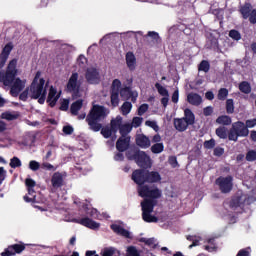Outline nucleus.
Segmentation results:
<instances>
[{
  "instance_id": "1",
  "label": "nucleus",
  "mask_w": 256,
  "mask_h": 256,
  "mask_svg": "<svg viewBox=\"0 0 256 256\" xmlns=\"http://www.w3.org/2000/svg\"><path fill=\"white\" fill-rule=\"evenodd\" d=\"M105 119H107V108L99 104H94L87 114L86 123L90 131H94V133L101 131V135L104 139H109L114 133L111 127H103Z\"/></svg>"
},
{
  "instance_id": "2",
  "label": "nucleus",
  "mask_w": 256,
  "mask_h": 256,
  "mask_svg": "<svg viewBox=\"0 0 256 256\" xmlns=\"http://www.w3.org/2000/svg\"><path fill=\"white\" fill-rule=\"evenodd\" d=\"M18 73L16 58L9 61L6 71H0V83H3L4 87H11L10 94L12 97H17L19 92L25 89V81L17 78Z\"/></svg>"
},
{
  "instance_id": "3",
  "label": "nucleus",
  "mask_w": 256,
  "mask_h": 256,
  "mask_svg": "<svg viewBox=\"0 0 256 256\" xmlns=\"http://www.w3.org/2000/svg\"><path fill=\"white\" fill-rule=\"evenodd\" d=\"M132 181L138 187L145 186V183H159L161 182V174L157 171H149L147 169H136L132 172Z\"/></svg>"
},
{
  "instance_id": "4",
  "label": "nucleus",
  "mask_w": 256,
  "mask_h": 256,
  "mask_svg": "<svg viewBox=\"0 0 256 256\" xmlns=\"http://www.w3.org/2000/svg\"><path fill=\"white\" fill-rule=\"evenodd\" d=\"M255 199L253 196H249V194H245L243 192H237L234 196H232L229 207L232 211H237V209H243L246 205H251Z\"/></svg>"
},
{
  "instance_id": "5",
  "label": "nucleus",
  "mask_w": 256,
  "mask_h": 256,
  "mask_svg": "<svg viewBox=\"0 0 256 256\" xmlns=\"http://www.w3.org/2000/svg\"><path fill=\"white\" fill-rule=\"evenodd\" d=\"M239 137H249V129L245 126V122L237 121L232 124L228 131V140L237 143Z\"/></svg>"
},
{
  "instance_id": "6",
  "label": "nucleus",
  "mask_w": 256,
  "mask_h": 256,
  "mask_svg": "<svg viewBox=\"0 0 256 256\" xmlns=\"http://www.w3.org/2000/svg\"><path fill=\"white\" fill-rule=\"evenodd\" d=\"M67 93H71L72 99L81 97V82H79V73L73 72L66 84Z\"/></svg>"
},
{
  "instance_id": "7",
  "label": "nucleus",
  "mask_w": 256,
  "mask_h": 256,
  "mask_svg": "<svg viewBox=\"0 0 256 256\" xmlns=\"http://www.w3.org/2000/svg\"><path fill=\"white\" fill-rule=\"evenodd\" d=\"M238 11L242 19H248L251 25H256V9H253V5H251V3L245 2L244 5L239 7Z\"/></svg>"
},
{
  "instance_id": "8",
  "label": "nucleus",
  "mask_w": 256,
  "mask_h": 256,
  "mask_svg": "<svg viewBox=\"0 0 256 256\" xmlns=\"http://www.w3.org/2000/svg\"><path fill=\"white\" fill-rule=\"evenodd\" d=\"M139 197L151 199L154 201V199H161L162 192L159 188H150L149 185L144 186H138L137 188Z\"/></svg>"
},
{
  "instance_id": "9",
  "label": "nucleus",
  "mask_w": 256,
  "mask_h": 256,
  "mask_svg": "<svg viewBox=\"0 0 256 256\" xmlns=\"http://www.w3.org/2000/svg\"><path fill=\"white\" fill-rule=\"evenodd\" d=\"M37 77H39V72L36 74L31 86H30V92H31V98L32 99H39L41 95L43 94V91L45 90V79L40 78L39 83H37Z\"/></svg>"
},
{
  "instance_id": "10",
  "label": "nucleus",
  "mask_w": 256,
  "mask_h": 256,
  "mask_svg": "<svg viewBox=\"0 0 256 256\" xmlns=\"http://www.w3.org/2000/svg\"><path fill=\"white\" fill-rule=\"evenodd\" d=\"M216 185H218L221 193H231L233 190V176H220L216 179Z\"/></svg>"
},
{
  "instance_id": "11",
  "label": "nucleus",
  "mask_w": 256,
  "mask_h": 256,
  "mask_svg": "<svg viewBox=\"0 0 256 256\" xmlns=\"http://www.w3.org/2000/svg\"><path fill=\"white\" fill-rule=\"evenodd\" d=\"M135 163L140 167L141 169H150L151 167V157L147 155L144 151H136L135 152Z\"/></svg>"
},
{
  "instance_id": "12",
  "label": "nucleus",
  "mask_w": 256,
  "mask_h": 256,
  "mask_svg": "<svg viewBox=\"0 0 256 256\" xmlns=\"http://www.w3.org/2000/svg\"><path fill=\"white\" fill-rule=\"evenodd\" d=\"M85 79L90 85H99L101 82V75L97 68H87L85 73Z\"/></svg>"
},
{
  "instance_id": "13",
  "label": "nucleus",
  "mask_w": 256,
  "mask_h": 256,
  "mask_svg": "<svg viewBox=\"0 0 256 256\" xmlns=\"http://www.w3.org/2000/svg\"><path fill=\"white\" fill-rule=\"evenodd\" d=\"M119 93L120 97L124 99V101H129V99H131L132 103H137V97H139V94L133 91L131 87L126 86L121 88Z\"/></svg>"
},
{
  "instance_id": "14",
  "label": "nucleus",
  "mask_w": 256,
  "mask_h": 256,
  "mask_svg": "<svg viewBox=\"0 0 256 256\" xmlns=\"http://www.w3.org/2000/svg\"><path fill=\"white\" fill-rule=\"evenodd\" d=\"M74 223H78V225H82L83 227H87V229H92L93 231L101 227L99 222H95V220L89 217L74 219Z\"/></svg>"
},
{
  "instance_id": "15",
  "label": "nucleus",
  "mask_w": 256,
  "mask_h": 256,
  "mask_svg": "<svg viewBox=\"0 0 256 256\" xmlns=\"http://www.w3.org/2000/svg\"><path fill=\"white\" fill-rule=\"evenodd\" d=\"M25 250V244H13L9 245L3 252H1V256H13L19 255L23 253Z\"/></svg>"
},
{
  "instance_id": "16",
  "label": "nucleus",
  "mask_w": 256,
  "mask_h": 256,
  "mask_svg": "<svg viewBox=\"0 0 256 256\" xmlns=\"http://www.w3.org/2000/svg\"><path fill=\"white\" fill-rule=\"evenodd\" d=\"M12 51L13 43L9 42L4 46L0 54V69H3V67H5V63H7V59H9V55H11Z\"/></svg>"
},
{
  "instance_id": "17",
  "label": "nucleus",
  "mask_w": 256,
  "mask_h": 256,
  "mask_svg": "<svg viewBox=\"0 0 256 256\" xmlns=\"http://www.w3.org/2000/svg\"><path fill=\"white\" fill-rule=\"evenodd\" d=\"M131 145V137H120L116 142V149L120 153H125Z\"/></svg>"
},
{
  "instance_id": "18",
  "label": "nucleus",
  "mask_w": 256,
  "mask_h": 256,
  "mask_svg": "<svg viewBox=\"0 0 256 256\" xmlns=\"http://www.w3.org/2000/svg\"><path fill=\"white\" fill-rule=\"evenodd\" d=\"M59 97H61V94H57V89L51 86L46 100L49 107H55L57 105V101H59Z\"/></svg>"
},
{
  "instance_id": "19",
  "label": "nucleus",
  "mask_w": 256,
  "mask_h": 256,
  "mask_svg": "<svg viewBox=\"0 0 256 256\" xmlns=\"http://www.w3.org/2000/svg\"><path fill=\"white\" fill-rule=\"evenodd\" d=\"M136 145L141 149H149L151 147V140L145 134H140L136 137Z\"/></svg>"
},
{
  "instance_id": "20",
  "label": "nucleus",
  "mask_w": 256,
  "mask_h": 256,
  "mask_svg": "<svg viewBox=\"0 0 256 256\" xmlns=\"http://www.w3.org/2000/svg\"><path fill=\"white\" fill-rule=\"evenodd\" d=\"M155 205H157V201L146 199L141 202L142 213H153V209H155Z\"/></svg>"
},
{
  "instance_id": "21",
  "label": "nucleus",
  "mask_w": 256,
  "mask_h": 256,
  "mask_svg": "<svg viewBox=\"0 0 256 256\" xmlns=\"http://www.w3.org/2000/svg\"><path fill=\"white\" fill-rule=\"evenodd\" d=\"M173 123L174 128L176 129V131H179V133H183L189 128L188 123L183 118H174Z\"/></svg>"
},
{
  "instance_id": "22",
  "label": "nucleus",
  "mask_w": 256,
  "mask_h": 256,
  "mask_svg": "<svg viewBox=\"0 0 256 256\" xmlns=\"http://www.w3.org/2000/svg\"><path fill=\"white\" fill-rule=\"evenodd\" d=\"M187 102L194 107H199L203 103V98L201 95L191 92L187 95Z\"/></svg>"
},
{
  "instance_id": "23",
  "label": "nucleus",
  "mask_w": 256,
  "mask_h": 256,
  "mask_svg": "<svg viewBox=\"0 0 256 256\" xmlns=\"http://www.w3.org/2000/svg\"><path fill=\"white\" fill-rule=\"evenodd\" d=\"M51 183L54 189H59L63 187V174H61L60 172H55L52 175Z\"/></svg>"
},
{
  "instance_id": "24",
  "label": "nucleus",
  "mask_w": 256,
  "mask_h": 256,
  "mask_svg": "<svg viewBox=\"0 0 256 256\" xmlns=\"http://www.w3.org/2000/svg\"><path fill=\"white\" fill-rule=\"evenodd\" d=\"M126 65L130 71H135V65H137V58L131 51L126 53Z\"/></svg>"
},
{
  "instance_id": "25",
  "label": "nucleus",
  "mask_w": 256,
  "mask_h": 256,
  "mask_svg": "<svg viewBox=\"0 0 256 256\" xmlns=\"http://www.w3.org/2000/svg\"><path fill=\"white\" fill-rule=\"evenodd\" d=\"M110 229H112L114 233H117V235H121L122 237H126L127 239H129L131 235L127 229L123 228V226L119 224H112L110 226Z\"/></svg>"
},
{
  "instance_id": "26",
  "label": "nucleus",
  "mask_w": 256,
  "mask_h": 256,
  "mask_svg": "<svg viewBox=\"0 0 256 256\" xmlns=\"http://www.w3.org/2000/svg\"><path fill=\"white\" fill-rule=\"evenodd\" d=\"M182 119H184V121H186L189 126L195 125V114L189 108L184 110V117H182Z\"/></svg>"
},
{
  "instance_id": "27",
  "label": "nucleus",
  "mask_w": 256,
  "mask_h": 256,
  "mask_svg": "<svg viewBox=\"0 0 256 256\" xmlns=\"http://www.w3.org/2000/svg\"><path fill=\"white\" fill-rule=\"evenodd\" d=\"M81 109H83V99L76 100L71 104L70 113L77 116L79 115V111H81Z\"/></svg>"
},
{
  "instance_id": "28",
  "label": "nucleus",
  "mask_w": 256,
  "mask_h": 256,
  "mask_svg": "<svg viewBox=\"0 0 256 256\" xmlns=\"http://www.w3.org/2000/svg\"><path fill=\"white\" fill-rule=\"evenodd\" d=\"M123 123V118L121 116H117L115 119L110 121V128L113 130V133H117L119 129H121V125Z\"/></svg>"
},
{
  "instance_id": "29",
  "label": "nucleus",
  "mask_w": 256,
  "mask_h": 256,
  "mask_svg": "<svg viewBox=\"0 0 256 256\" xmlns=\"http://www.w3.org/2000/svg\"><path fill=\"white\" fill-rule=\"evenodd\" d=\"M238 89L241 93H244V95H249L252 91L251 83H249L248 81H242L239 83Z\"/></svg>"
},
{
  "instance_id": "30",
  "label": "nucleus",
  "mask_w": 256,
  "mask_h": 256,
  "mask_svg": "<svg viewBox=\"0 0 256 256\" xmlns=\"http://www.w3.org/2000/svg\"><path fill=\"white\" fill-rule=\"evenodd\" d=\"M216 123L218 125H222V127H228V125H231V123H233V121L231 120L230 116L221 115L216 119Z\"/></svg>"
},
{
  "instance_id": "31",
  "label": "nucleus",
  "mask_w": 256,
  "mask_h": 256,
  "mask_svg": "<svg viewBox=\"0 0 256 256\" xmlns=\"http://www.w3.org/2000/svg\"><path fill=\"white\" fill-rule=\"evenodd\" d=\"M20 116H21V114L19 112L11 113L9 111H6L1 114V119H5L6 121H15Z\"/></svg>"
},
{
  "instance_id": "32",
  "label": "nucleus",
  "mask_w": 256,
  "mask_h": 256,
  "mask_svg": "<svg viewBox=\"0 0 256 256\" xmlns=\"http://www.w3.org/2000/svg\"><path fill=\"white\" fill-rule=\"evenodd\" d=\"M215 133L219 139H229V132L227 131V127L220 126L216 128Z\"/></svg>"
},
{
  "instance_id": "33",
  "label": "nucleus",
  "mask_w": 256,
  "mask_h": 256,
  "mask_svg": "<svg viewBox=\"0 0 256 256\" xmlns=\"http://www.w3.org/2000/svg\"><path fill=\"white\" fill-rule=\"evenodd\" d=\"M152 212L142 213V219L145 223H157L159 218L157 216L151 215Z\"/></svg>"
},
{
  "instance_id": "34",
  "label": "nucleus",
  "mask_w": 256,
  "mask_h": 256,
  "mask_svg": "<svg viewBox=\"0 0 256 256\" xmlns=\"http://www.w3.org/2000/svg\"><path fill=\"white\" fill-rule=\"evenodd\" d=\"M119 95L120 93L118 91H111L110 101L112 107H119Z\"/></svg>"
},
{
  "instance_id": "35",
  "label": "nucleus",
  "mask_w": 256,
  "mask_h": 256,
  "mask_svg": "<svg viewBox=\"0 0 256 256\" xmlns=\"http://www.w3.org/2000/svg\"><path fill=\"white\" fill-rule=\"evenodd\" d=\"M119 133H120L121 137H127V135H129V133H131V125L121 124Z\"/></svg>"
},
{
  "instance_id": "36",
  "label": "nucleus",
  "mask_w": 256,
  "mask_h": 256,
  "mask_svg": "<svg viewBox=\"0 0 256 256\" xmlns=\"http://www.w3.org/2000/svg\"><path fill=\"white\" fill-rule=\"evenodd\" d=\"M131 109H133V104L129 101L124 102L121 106L122 115H129Z\"/></svg>"
},
{
  "instance_id": "37",
  "label": "nucleus",
  "mask_w": 256,
  "mask_h": 256,
  "mask_svg": "<svg viewBox=\"0 0 256 256\" xmlns=\"http://www.w3.org/2000/svg\"><path fill=\"white\" fill-rule=\"evenodd\" d=\"M209 69H211V64H209V61L202 60L198 66V71H203L204 73H209Z\"/></svg>"
},
{
  "instance_id": "38",
  "label": "nucleus",
  "mask_w": 256,
  "mask_h": 256,
  "mask_svg": "<svg viewBox=\"0 0 256 256\" xmlns=\"http://www.w3.org/2000/svg\"><path fill=\"white\" fill-rule=\"evenodd\" d=\"M155 88L157 89L159 95H161L162 97H169V90L159 84V82L155 84Z\"/></svg>"
},
{
  "instance_id": "39",
  "label": "nucleus",
  "mask_w": 256,
  "mask_h": 256,
  "mask_svg": "<svg viewBox=\"0 0 256 256\" xmlns=\"http://www.w3.org/2000/svg\"><path fill=\"white\" fill-rule=\"evenodd\" d=\"M226 113H228V115L235 113V103L233 102V99L226 100Z\"/></svg>"
},
{
  "instance_id": "40",
  "label": "nucleus",
  "mask_w": 256,
  "mask_h": 256,
  "mask_svg": "<svg viewBox=\"0 0 256 256\" xmlns=\"http://www.w3.org/2000/svg\"><path fill=\"white\" fill-rule=\"evenodd\" d=\"M228 96H229V90H227V88H221L218 91L217 99L219 101H225Z\"/></svg>"
},
{
  "instance_id": "41",
  "label": "nucleus",
  "mask_w": 256,
  "mask_h": 256,
  "mask_svg": "<svg viewBox=\"0 0 256 256\" xmlns=\"http://www.w3.org/2000/svg\"><path fill=\"white\" fill-rule=\"evenodd\" d=\"M145 39L148 37L152 38L153 43H159L161 41V37H159V33L155 31H149L146 36H144Z\"/></svg>"
},
{
  "instance_id": "42",
  "label": "nucleus",
  "mask_w": 256,
  "mask_h": 256,
  "mask_svg": "<svg viewBox=\"0 0 256 256\" xmlns=\"http://www.w3.org/2000/svg\"><path fill=\"white\" fill-rule=\"evenodd\" d=\"M164 149H165V146L163 145V143H156L151 147V151L154 154L163 153Z\"/></svg>"
},
{
  "instance_id": "43",
  "label": "nucleus",
  "mask_w": 256,
  "mask_h": 256,
  "mask_svg": "<svg viewBox=\"0 0 256 256\" xmlns=\"http://www.w3.org/2000/svg\"><path fill=\"white\" fill-rule=\"evenodd\" d=\"M126 256H141V254L135 246H130L127 248Z\"/></svg>"
},
{
  "instance_id": "44",
  "label": "nucleus",
  "mask_w": 256,
  "mask_h": 256,
  "mask_svg": "<svg viewBox=\"0 0 256 256\" xmlns=\"http://www.w3.org/2000/svg\"><path fill=\"white\" fill-rule=\"evenodd\" d=\"M10 167L12 169H17V167H21V160L17 157L14 156L11 160H10Z\"/></svg>"
},
{
  "instance_id": "45",
  "label": "nucleus",
  "mask_w": 256,
  "mask_h": 256,
  "mask_svg": "<svg viewBox=\"0 0 256 256\" xmlns=\"http://www.w3.org/2000/svg\"><path fill=\"white\" fill-rule=\"evenodd\" d=\"M215 145H216V142H215V139L213 138H211L210 140H206L203 143L204 149H215Z\"/></svg>"
},
{
  "instance_id": "46",
  "label": "nucleus",
  "mask_w": 256,
  "mask_h": 256,
  "mask_svg": "<svg viewBox=\"0 0 256 256\" xmlns=\"http://www.w3.org/2000/svg\"><path fill=\"white\" fill-rule=\"evenodd\" d=\"M213 155L214 157H223V155H225V148L221 146L215 147L213 150Z\"/></svg>"
},
{
  "instance_id": "47",
  "label": "nucleus",
  "mask_w": 256,
  "mask_h": 256,
  "mask_svg": "<svg viewBox=\"0 0 256 256\" xmlns=\"http://www.w3.org/2000/svg\"><path fill=\"white\" fill-rule=\"evenodd\" d=\"M111 91H117L118 93L121 91V80L114 79L111 86Z\"/></svg>"
},
{
  "instance_id": "48",
  "label": "nucleus",
  "mask_w": 256,
  "mask_h": 256,
  "mask_svg": "<svg viewBox=\"0 0 256 256\" xmlns=\"http://www.w3.org/2000/svg\"><path fill=\"white\" fill-rule=\"evenodd\" d=\"M229 37L231 39H234V41H240L241 33H239L237 30L233 29V30H230Z\"/></svg>"
},
{
  "instance_id": "49",
  "label": "nucleus",
  "mask_w": 256,
  "mask_h": 256,
  "mask_svg": "<svg viewBox=\"0 0 256 256\" xmlns=\"http://www.w3.org/2000/svg\"><path fill=\"white\" fill-rule=\"evenodd\" d=\"M149 111V104H142L138 108V115L139 117H142V115H145Z\"/></svg>"
},
{
  "instance_id": "50",
  "label": "nucleus",
  "mask_w": 256,
  "mask_h": 256,
  "mask_svg": "<svg viewBox=\"0 0 256 256\" xmlns=\"http://www.w3.org/2000/svg\"><path fill=\"white\" fill-rule=\"evenodd\" d=\"M246 161L253 162L256 161V151L250 150L246 153Z\"/></svg>"
},
{
  "instance_id": "51",
  "label": "nucleus",
  "mask_w": 256,
  "mask_h": 256,
  "mask_svg": "<svg viewBox=\"0 0 256 256\" xmlns=\"http://www.w3.org/2000/svg\"><path fill=\"white\" fill-rule=\"evenodd\" d=\"M41 168V164L35 160H32L29 162V169H31V171H39V169Z\"/></svg>"
},
{
  "instance_id": "52",
  "label": "nucleus",
  "mask_w": 256,
  "mask_h": 256,
  "mask_svg": "<svg viewBox=\"0 0 256 256\" xmlns=\"http://www.w3.org/2000/svg\"><path fill=\"white\" fill-rule=\"evenodd\" d=\"M86 215H88V217H92V219H97L99 217V211L95 208H90Z\"/></svg>"
},
{
  "instance_id": "53",
  "label": "nucleus",
  "mask_w": 256,
  "mask_h": 256,
  "mask_svg": "<svg viewBox=\"0 0 256 256\" xmlns=\"http://www.w3.org/2000/svg\"><path fill=\"white\" fill-rule=\"evenodd\" d=\"M236 256H251V247L239 250Z\"/></svg>"
},
{
  "instance_id": "54",
  "label": "nucleus",
  "mask_w": 256,
  "mask_h": 256,
  "mask_svg": "<svg viewBox=\"0 0 256 256\" xmlns=\"http://www.w3.org/2000/svg\"><path fill=\"white\" fill-rule=\"evenodd\" d=\"M25 185H26L27 189H35L37 182H35V180H33L32 178H27L25 180Z\"/></svg>"
},
{
  "instance_id": "55",
  "label": "nucleus",
  "mask_w": 256,
  "mask_h": 256,
  "mask_svg": "<svg viewBox=\"0 0 256 256\" xmlns=\"http://www.w3.org/2000/svg\"><path fill=\"white\" fill-rule=\"evenodd\" d=\"M142 123H143V118L141 117L136 116L132 119V127H135V128L141 127Z\"/></svg>"
},
{
  "instance_id": "56",
  "label": "nucleus",
  "mask_w": 256,
  "mask_h": 256,
  "mask_svg": "<svg viewBox=\"0 0 256 256\" xmlns=\"http://www.w3.org/2000/svg\"><path fill=\"white\" fill-rule=\"evenodd\" d=\"M169 165L175 169V167H179V162H177V156H170L168 159Z\"/></svg>"
},
{
  "instance_id": "57",
  "label": "nucleus",
  "mask_w": 256,
  "mask_h": 256,
  "mask_svg": "<svg viewBox=\"0 0 256 256\" xmlns=\"http://www.w3.org/2000/svg\"><path fill=\"white\" fill-rule=\"evenodd\" d=\"M140 242L145 243L148 247H152V245H155V238H141Z\"/></svg>"
},
{
  "instance_id": "58",
  "label": "nucleus",
  "mask_w": 256,
  "mask_h": 256,
  "mask_svg": "<svg viewBox=\"0 0 256 256\" xmlns=\"http://www.w3.org/2000/svg\"><path fill=\"white\" fill-rule=\"evenodd\" d=\"M115 255V248L109 247V248H104L102 252V256H113Z\"/></svg>"
},
{
  "instance_id": "59",
  "label": "nucleus",
  "mask_w": 256,
  "mask_h": 256,
  "mask_svg": "<svg viewBox=\"0 0 256 256\" xmlns=\"http://www.w3.org/2000/svg\"><path fill=\"white\" fill-rule=\"evenodd\" d=\"M42 169H45L46 171H56L57 170V168L49 162L42 163Z\"/></svg>"
},
{
  "instance_id": "60",
  "label": "nucleus",
  "mask_w": 256,
  "mask_h": 256,
  "mask_svg": "<svg viewBox=\"0 0 256 256\" xmlns=\"http://www.w3.org/2000/svg\"><path fill=\"white\" fill-rule=\"evenodd\" d=\"M244 125H245L246 129H253V127L256 126V118L250 119V120H246Z\"/></svg>"
},
{
  "instance_id": "61",
  "label": "nucleus",
  "mask_w": 256,
  "mask_h": 256,
  "mask_svg": "<svg viewBox=\"0 0 256 256\" xmlns=\"http://www.w3.org/2000/svg\"><path fill=\"white\" fill-rule=\"evenodd\" d=\"M60 111H69V100L64 99L60 105Z\"/></svg>"
},
{
  "instance_id": "62",
  "label": "nucleus",
  "mask_w": 256,
  "mask_h": 256,
  "mask_svg": "<svg viewBox=\"0 0 256 256\" xmlns=\"http://www.w3.org/2000/svg\"><path fill=\"white\" fill-rule=\"evenodd\" d=\"M62 131H63V133H64L65 135H73L74 129H73V126H71V125H66V126L63 127Z\"/></svg>"
},
{
  "instance_id": "63",
  "label": "nucleus",
  "mask_w": 256,
  "mask_h": 256,
  "mask_svg": "<svg viewBox=\"0 0 256 256\" xmlns=\"http://www.w3.org/2000/svg\"><path fill=\"white\" fill-rule=\"evenodd\" d=\"M203 115H204L205 117H209V116L213 115V108H212V106H207V107H205V108L203 109Z\"/></svg>"
},
{
  "instance_id": "64",
  "label": "nucleus",
  "mask_w": 256,
  "mask_h": 256,
  "mask_svg": "<svg viewBox=\"0 0 256 256\" xmlns=\"http://www.w3.org/2000/svg\"><path fill=\"white\" fill-rule=\"evenodd\" d=\"M172 103H179V89H176L172 94Z\"/></svg>"
}]
</instances>
